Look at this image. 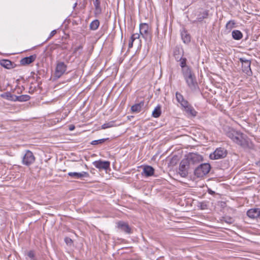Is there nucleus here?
Masks as SVG:
<instances>
[{
	"label": "nucleus",
	"mask_w": 260,
	"mask_h": 260,
	"mask_svg": "<svg viewBox=\"0 0 260 260\" xmlns=\"http://www.w3.org/2000/svg\"><path fill=\"white\" fill-rule=\"evenodd\" d=\"M225 134L233 142L243 148L250 149L254 148L253 144L246 135L236 131L233 128L229 127Z\"/></svg>",
	"instance_id": "obj_1"
},
{
	"label": "nucleus",
	"mask_w": 260,
	"mask_h": 260,
	"mask_svg": "<svg viewBox=\"0 0 260 260\" xmlns=\"http://www.w3.org/2000/svg\"><path fill=\"white\" fill-rule=\"evenodd\" d=\"M183 76L188 87L191 91H195L199 89L196 76L191 70H184Z\"/></svg>",
	"instance_id": "obj_2"
},
{
	"label": "nucleus",
	"mask_w": 260,
	"mask_h": 260,
	"mask_svg": "<svg viewBox=\"0 0 260 260\" xmlns=\"http://www.w3.org/2000/svg\"><path fill=\"white\" fill-rule=\"evenodd\" d=\"M140 35L146 42H150L152 40V33L151 28L147 23H141L139 26Z\"/></svg>",
	"instance_id": "obj_3"
},
{
	"label": "nucleus",
	"mask_w": 260,
	"mask_h": 260,
	"mask_svg": "<svg viewBox=\"0 0 260 260\" xmlns=\"http://www.w3.org/2000/svg\"><path fill=\"white\" fill-rule=\"evenodd\" d=\"M211 170V166L208 163L200 164L194 170V174L198 178H201L209 173Z\"/></svg>",
	"instance_id": "obj_4"
},
{
	"label": "nucleus",
	"mask_w": 260,
	"mask_h": 260,
	"mask_svg": "<svg viewBox=\"0 0 260 260\" xmlns=\"http://www.w3.org/2000/svg\"><path fill=\"white\" fill-rule=\"evenodd\" d=\"M239 60L242 63V72L248 76H251L252 75V72L250 67V60L247 59L245 57H241L239 58Z\"/></svg>",
	"instance_id": "obj_5"
},
{
	"label": "nucleus",
	"mask_w": 260,
	"mask_h": 260,
	"mask_svg": "<svg viewBox=\"0 0 260 260\" xmlns=\"http://www.w3.org/2000/svg\"><path fill=\"white\" fill-rule=\"evenodd\" d=\"M226 150L222 147H219L210 155L211 159H218L225 157L226 156Z\"/></svg>",
	"instance_id": "obj_6"
},
{
	"label": "nucleus",
	"mask_w": 260,
	"mask_h": 260,
	"mask_svg": "<svg viewBox=\"0 0 260 260\" xmlns=\"http://www.w3.org/2000/svg\"><path fill=\"white\" fill-rule=\"evenodd\" d=\"M203 159L202 155L194 153L189 154L186 158L189 165H197L201 162Z\"/></svg>",
	"instance_id": "obj_7"
},
{
	"label": "nucleus",
	"mask_w": 260,
	"mask_h": 260,
	"mask_svg": "<svg viewBox=\"0 0 260 260\" xmlns=\"http://www.w3.org/2000/svg\"><path fill=\"white\" fill-rule=\"evenodd\" d=\"M35 160V157L31 151H26L25 153L22 157V164L25 166H29L32 164Z\"/></svg>",
	"instance_id": "obj_8"
},
{
	"label": "nucleus",
	"mask_w": 260,
	"mask_h": 260,
	"mask_svg": "<svg viewBox=\"0 0 260 260\" xmlns=\"http://www.w3.org/2000/svg\"><path fill=\"white\" fill-rule=\"evenodd\" d=\"M189 166L190 165L186 158L183 159L181 161L179 165V174L182 177H185L187 176L188 169Z\"/></svg>",
	"instance_id": "obj_9"
},
{
	"label": "nucleus",
	"mask_w": 260,
	"mask_h": 260,
	"mask_svg": "<svg viewBox=\"0 0 260 260\" xmlns=\"http://www.w3.org/2000/svg\"><path fill=\"white\" fill-rule=\"evenodd\" d=\"M196 20L193 21V23L197 22H202L203 19L207 18L209 15V10H205L203 8H200L196 13Z\"/></svg>",
	"instance_id": "obj_10"
},
{
	"label": "nucleus",
	"mask_w": 260,
	"mask_h": 260,
	"mask_svg": "<svg viewBox=\"0 0 260 260\" xmlns=\"http://www.w3.org/2000/svg\"><path fill=\"white\" fill-rule=\"evenodd\" d=\"M93 166L99 170H107L110 168V162L109 161L96 160L93 162Z\"/></svg>",
	"instance_id": "obj_11"
},
{
	"label": "nucleus",
	"mask_w": 260,
	"mask_h": 260,
	"mask_svg": "<svg viewBox=\"0 0 260 260\" xmlns=\"http://www.w3.org/2000/svg\"><path fill=\"white\" fill-rule=\"evenodd\" d=\"M65 72V64L63 62H58L54 73L55 77L59 78Z\"/></svg>",
	"instance_id": "obj_12"
},
{
	"label": "nucleus",
	"mask_w": 260,
	"mask_h": 260,
	"mask_svg": "<svg viewBox=\"0 0 260 260\" xmlns=\"http://www.w3.org/2000/svg\"><path fill=\"white\" fill-rule=\"evenodd\" d=\"M69 176L73 178L74 179H82L83 178H88L90 175L88 172H81L80 173L77 172H69L68 173Z\"/></svg>",
	"instance_id": "obj_13"
},
{
	"label": "nucleus",
	"mask_w": 260,
	"mask_h": 260,
	"mask_svg": "<svg viewBox=\"0 0 260 260\" xmlns=\"http://www.w3.org/2000/svg\"><path fill=\"white\" fill-rule=\"evenodd\" d=\"M117 228L121 231L124 232L127 234H131L132 233L131 228L128 224L123 221H119L117 223Z\"/></svg>",
	"instance_id": "obj_14"
},
{
	"label": "nucleus",
	"mask_w": 260,
	"mask_h": 260,
	"mask_svg": "<svg viewBox=\"0 0 260 260\" xmlns=\"http://www.w3.org/2000/svg\"><path fill=\"white\" fill-rule=\"evenodd\" d=\"M247 215L252 219L260 218V209L258 208H252L247 212Z\"/></svg>",
	"instance_id": "obj_15"
},
{
	"label": "nucleus",
	"mask_w": 260,
	"mask_h": 260,
	"mask_svg": "<svg viewBox=\"0 0 260 260\" xmlns=\"http://www.w3.org/2000/svg\"><path fill=\"white\" fill-rule=\"evenodd\" d=\"M36 58V55H32L29 56L25 57L22 58L20 61V63L22 66L28 65L34 62Z\"/></svg>",
	"instance_id": "obj_16"
},
{
	"label": "nucleus",
	"mask_w": 260,
	"mask_h": 260,
	"mask_svg": "<svg viewBox=\"0 0 260 260\" xmlns=\"http://www.w3.org/2000/svg\"><path fill=\"white\" fill-rule=\"evenodd\" d=\"M0 64L2 67L8 69H13L16 67V64L14 63V62H13L8 59H4L0 60Z\"/></svg>",
	"instance_id": "obj_17"
},
{
	"label": "nucleus",
	"mask_w": 260,
	"mask_h": 260,
	"mask_svg": "<svg viewBox=\"0 0 260 260\" xmlns=\"http://www.w3.org/2000/svg\"><path fill=\"white\" fill-rule=\"evenodd\" d=\"M184 110L188 114L192 116H196L197 112L193 108V107L188 102L187 104L182 107Z\"/></svg>",
	"instance_id": "obj_18"
},
{
	"label": "nucleus",
	"mask_w": 260,
	"mask_h": 260,
	"mask_svg": "<svg viewBox=\"0 0 260 260\" xmlns=\"http://www.w3.org/2000/svg\"><path fill=\"white\" fill-rule=\"evenodd\" d=\"M175 96L177 102L180 104L182 107L188 102L187 100H185L183 96L178 91L176 92Z\"/></svg>",
	"instance_id": "obj_19"
},
{
	"label": "nucleus",
	"mask_w": 260,
	"mask_h": 260,
	"mask_svg": "<svg viewBox=\"0 0 260 260\" xmlns=\"http://www.w3.org/2000/svg\"><path fill=\"white\" fill-rule=\"evenodd\" d=\"M186 61H187L186 58H183L182 57H181V58L178 59V61H180V66L182 68V74H183V71L184 70H191V69L189 67L186 66Z\"/></svg>",
	"instance_id": "obj_20"
},
{
	"label": "nucleus",
	"mask_w": 260,
	"mask_h": 260,
	"mask_svg": "<svg viewBox=\"0 0 260 260\" xmlns=\"http://www.w3.org/2000/svg\"><path fill=\"white\" fill-rule=\"evenodd\" d=\"M144 102L141 101L139 103L136 104L131 107V110L133 112L138 113L141 111L142 108L144 106Z\"/></svg>",
	"instance_id": "obj_21"
},
{
	"label": "nucleus",
	"mask_w": 260,
	"mask_h": 260,
	"mask_svg": "<svg viewBox=\"0 0 260 260\" xmlns=\"http://www.w3.org/2000/svg\"><path fill=\"white\" fill-rule=\"evenodd\" d=\"M1 96L5 99L16 102V95L11 94L10 92H4L1 94Z\"/></svg>",
	"instance_id": "obj_22"
},
{
	"label": "nucleus",
	"mask_w": 260,
	"mask_h": 260,
	"mask_svg": "<svg viewBox=\"0 0 260 260\" xmlns=\"http://www.w3.org/2000/svg\"><path fill=\"white\" fill-rule=\"evenodd\" d=\"M154 169L150 166H146L143 168V173L146 176H151L153 175Z\"/></svg>",
	"instance_id": "obj_23"
},
{
	"label": "nucleus",
	"mask_w": 260,
	"mask_h": 260,
	"mask_svg": "<svg viewBox=\"0 0 260 260\" xmlns=\"http://www.w3.org/2000/svg\"><path fill=\"white\" fill-rule=\"evenodd\" d=\"M183 51L182 49L179 47H176L174 50V56L177 61L178 59L182 57Z\"/></svg>",
	"instance_id": "obj_24"
},
{
	"label": "nucleus",
	"mask_w": 260,
	"mask_h": 260,
	"mask_svg": "<svg viewBox=\"0 0 260 260\" xmlns=\"http://www.w3.org/2000/svg\"><path fill=\"white\" fill-rule=\"evenodd\" d=\"M232 35L233 38L236 40H239L243 37L242 33L239 30H233Z\"/></svg>",
	"instance_id": "obj_25"
},
{
	"label": "nucleus",
	"mask_w": 260,
	"mask_h": 260,
	"mask_svg": "<svg viewBox=\"0 0 260 260\" xmlns=\"http://www.w3.org/2000/svg\"><path fill=\"white\" fill-rule=\"evenodd\" d=\"M161 113V106L158 105L155 108L152 112V115L154 118H158L160 116Z\"/></svg>",
	"instance_id": "obj_26"
},
{
	"label": "nucleus",
	"mask_w": 260,
	"mask_h": 260,
	"mask_svg": "<svg viewBox=\"0 0 260 260\" xmlns=\"http://www.w3.org/2000/svg\"><path fill=\"white\" fill-rule=\"evenodd\" d=\"M30 99V97L29 95L27 94H23L19 96L16 95V102L19 101V102H26L28 101Z\"/></svg>",
	"instance_id": "obj_27"
},
{
	"label": "nucleus",
	"mask_w": 260,
	"mask_h": 260,
	"mask_svg": "<svg viewBox=\"0 0 260 260\" xmlns=\"http://www.w3.org/2000/svg\"><path fill=\"white\" fill-rule=\"evenodd\" d=\"M100 0H94L93 1V5L95 7V12L97 14H100L102 12V9L100 6Z\"/></svg>",
	"instance_id": "obj_28"
},
{
	"label": "nucleus",
	"mask_w": 260,
	"mask_h": 260,
	"mask_svg": "<svg viewBox=\"0 0 260 260\" xmlns=\"http://www.w3.org/2000/svg\"><path fill=\"white\" fill-rule=\"evenodd\" d=\"M236 22L235 20H231L228 21L225 25V28L226 30L231 31L233 28L235 27Z\"/></svg>",
	"instance_id": "obj_29"
},
{
	"label": "nucleus",
	"mask_w": 260,
	"mask_h": 260,
	"mask_svg": "<svg viewBox=\"0 0 260 260\" xmlns=\"http://www.w3.org/2000/svg\"><path fill=\"white\" fill-rule=\"evenodd\" d=\"M181 37L183 42L185 43H189L190 41V37L189 34H187L186 31H184L181 32Z\"/></svg>",
	"instance_id": "obj_30"
},
{
	"label": "nucleus",
	"mask_w": 260,
	"mask_h": 260,
	"mask_svg": "<svg viewBox=\"0 0 260 260\" xmlns=\"http://www.w3.org/2000/svg\"><path fill=\"white\" fill-rule=\"evenodd\" d=\"M100 25V22L96 19L92 21L90 24V28L92 30H96L98 29Z\"/></svg>",
	"instance_id": "obj_31"
},
{
	"label": "nucleus",
	"mask_w": 260,
	"mask_h": 260,
	"mask_svg": "<svg viewBox=\"0 0 260 260\" xmlns=\"http://www.w3.org/2000/svg\"><path fill=\"white\" fill-rule=\"evenodd\" d=\"M82 46H79L78 47L75 48L73 54L76 57H79L82 52Z\"/></svg>",
	"instance_id": "obj_32"
},
{
	"label": "nucleus",
	"mask_w": 260,
	"mask_h": 260,
	"mask_svg": "<svg viewBox=\"0 0 260 260\" xmlns=\"http://www.w3.org/2000/svg\"><path fill=\"white\" fill-rule=\"evenodd\" d=\"M115 126L114 121H110L105 123L102 125V129H106L107 128L112 127Z\"/></svg>",
	"instance_id": "obj_33"
},
{
	"label": "nucleus",
	"mask_w": 260,
	"mask_h": 260,
	"mask_svg": "<svg viewBox=\"0 0 260 260\" xmlns=\"http://www.w3.org/2000/svg\"><path fill=\"white\" fill-rule=\"evenodd\" d=\"M222 219L223 221L229 224H232L234 222V219L230 216L223 217Z\"/></svg>",
	"instance_id": "obj_34"
},
{
	"label": "nucleus",
	"mask_w": 260,
	"mask_h": 260,
	"mask_svg": "<svg viewBox=\"0 0 260 260\" xmlns=\"http://www.w3.org/2000/svg\"><path fill=\"white\" fill-rule=\"evenodd\" d=\"M106 140H107L106 139H99V140H94V141H92L90 144L93 145H98L99 144H102L104 142H105Z\"/></svg>",
	"instance_id": "obj_35"
},
{
	"label": "nucleus",
	"mask_w": 260,
	"mask_h": 260,
	"mask_svg": "<svg viewBox=\"0 0 260 260\" xmlns=\"http://www.w3.org/2000/svg\"><path fill=\"white\" fill-rule=\"evenodd\" d=\"M27 255L32 260H35V252L32 250H30L27 252Z\"/></svg>",
	"instance_id": "obj_36"
},
{
	"label": "nucleus",
	"mask_w": 260,
	"mask_h": 260,
	"mask_svg": "<svg viewBox=\"0 0 260 260\" xmlns=\"http://www.w3.org/2000/svg\"><path fill=\"white\" fill-rule=\"evenodd\" d=\"M140 38V34H138V33H136V34H133L131 38V40H132V41H134L135 40H136L137 39H139Z\"/></svg>",
	"instance_id": "obj_37"
},
{
	"label": "nucleus",
	"mask_w": 260,
	"mask_h": 260,
	"mask_svg": "<svg viewBox=\"0 0 260 260\" xmlns=\"http://www.w3.org/2000/svg\"><path fill=\"white\" fill-rule=\"evenodd\" d=\"M66 244L73 246V241L71 238L66 237Z\"/></svg>",
	"instance_id": "obj_38"
},
{
	"label": "nucleus",
	"mask_w": 260,
	"mask_h": 260,
	"mask_svg": "<svg viewBox=\"0 0 260 260\" xmlns=\"http://www.w3.org/2000/svg\"><path fill=\"white\" fill-rule=\"evenodd\" d=\"M56 34V30H52V31L50 32V36H49V38H51V37H52L53 36H54Z\"/></svg>",
	"instance_id": "obj_39"
},
{
	"label": "nucleus",
	"mask_w": 260,
	"mask_h": 260,
	"mask_svg": "<svg viewBox=\"0 0 260 260\" xmlns=\"http://www.w3.org/2000/svg\"><path fill=\"white\" fill-rule=\"evenodd\" d=\"M75 129V126L73 124H70L69 125V129L70 131H73Z\"/></svg>",
	"instance_id": "obj_40"
},
{
	"label": "nucleus",
	"mask_w": 260,
	"mask_h": 260,
	"mask_svg": "<svg viewBox=\"0 0 260 260\" xmlns=\"http://www.w3.org/2000/svg\"><path fill=\"white\" fill-rule=\"evenodd\" d=\"M133 42L134 41H132V40H131V41H129V43H128V48H132L133 47Z\"/></svg>",
	"instance_id": "obj_41"
},
{
	"label": "nucleus",
	"mask_w": 260,
	"mask_h": 260,
	"mask_svg": "<svg viewBox=\"0 0 260 260\" xmlns=\"http://www.w3.org/2000/svg\"><path fill=\"white\" fill-rule=\"evenodd\" d=\"M66 39H67V38L69 37V35L66 34Z\"/></svg>",
	"instance_id": "obj_42"
},
{
	"label": "nucleus",
	"mask_w": 260,
	"mask_h": 260,
	"mask_svg": "<svg viewBox=\"0 0 260 260\" xmlns=\"http://www.w3.org/2000/svg\"><path fill=\"white\" fill-rule=\"evenodd\" d=\"M209 192H210L211 194H212V193H214V191H210Z\"/></svg>",
	"instance_id": "obj_43"
},
{
	"label": "nucleus",
	"mask_w": 260,
	"mask_h": 260,
	"mask_svg": "<svg viewBox=\"0 0 260 260\" xmlns=\"http://www.w3.org/2000/svg\"><path fill=\"white\" fill-rule=\"evenodd\" d=\"M258 164H259V165L260 166V160L259 161Z\"/></svg>",
	"instance_id": "obj_44"
}]
</instances>
